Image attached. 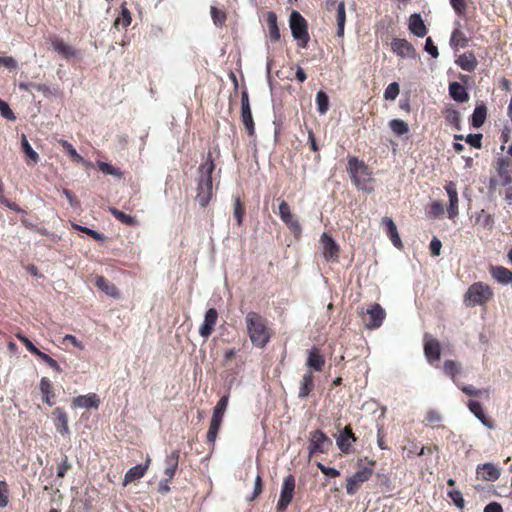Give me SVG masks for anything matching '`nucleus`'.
<instances>
[{
    "mask_svg": "<svg viewBox=\"0 0 512 512\" xmlns=\"http://www.w3.org/2000/svg\"><path fill=\"white\" fill-rule=\"evenodd\" d=\"M215 165L209 153L208 159L199 166V179L197 183L196 201L200 206L205 207L208 205L212 198V173Z\"/></svg>",
    "mask_w": 512,
    "mask_h": 512,
    "instance_id": "f257e3e1",
    "label": "nucleus"
},
{
    "mask_svg": "<svg viewBox=\"0 0 512 512\" xmlns=\"http://www.w3.org/2000/svg\"><path fill=\"white\" fill-rule=\"evenodd\" d=\"M245 322L253 345L260 348L264 347L270 339L265 319L258 313L249 312L245 317Z\"/></svg>",
    "mask_w": 512,
    "mask_h": 512,
    "instance_id": "f03ea898",
    "label": "nucleus"
},
{
    "mask_svg": "<svg viewBox=\"0 0 512 512\" xmlns=\"http://www.w3.org/2000/svg\"><path fill=\"white\" fill-rule=\"evenodd\" d=\"M347 171L354 185L363 191L372 192V178L368 166L356 157L348 159Z\"/></svg>",
    "mask_w": 512,
    "mask_h": 512,
    "instance_id": "7ed1b4c3",
    "label": "nucleus"
},
{
    "mask_svg": "<svg viewBox=\"0 0 512 512\" xmlns=\"http://www.w3.org/2000/svg\"><path fill=\"white\" fill-rule=\"evenodd\" d=\"M493 296L490 287L482 282L472 284L464 296V303L467 307H475L487 303Z\"/></svg>",
    "mask_w": 512,
    "mask_h": 512,
    "instance_id": "20e7f679",
    "label": "nucleus"
},
{
    "mask_svg": "<svg viewBox=\"0 0 512 512\" xmlns=\"http://www.w3.org/2000/svg\"><path fill=\"white\" fill-rule=\"evenodd\" d=\"M228 402L229 397L227 395H224L220 398V400L217 402L213 409L210 426L207 432V441L209 443H214L217 438L223 420V416L228 406Z\"/></svg>",
    "mask_w": 512,
    "mask_h": 512,
    "instance_id": "39448f33",
    "label": "nucleus"
},
{
    "mask_svg": "<svg viewBox=\"0 0 512 512\" xmlns=\"http://www.w3.org/2000/svg\"><path fill=\"white\" fill-rule=\"evenodd\" d=\"M289 22L292 36L301 47L305 48L309 41L306 20L298 11H292Z\"/></svg>",
    "mask_w": 512,
    "mask_h": 512,
    "instance_id": "423d86ee",
    "label": "nucleus"
},
{
    "mask_svg": "<svg viewBox=\"0 0 512 512\" xmlns=\"http://www.w3.org/2000/svg\"><path fill=\"white\" fill-rule=\"evenodd\" d=\"M308 441V451L310 456L316 453H327L333 446L332 440L318 429L309 433Z\"/></svg>",
    "mask_w": 512,
    "mask_h": 512,
    "instance_id": "0eeeda50",
    "label": "nucleus"
},
{
    "mask_svg": "<svg viewBox=\"0 0 512 512\" xmlns=\"http://www.w3.org/2000/svg\"><path fill=\"white\" fill-rule=\"evenodd\" d=\"M295 490V477L292 474L287 475L282 483L281 493L276 505L277 512H285L293 500Z\"/></svg>",
    "mask_w": 512,
    "mask_h": 512,
    "instance_id": "6e6552de",
    "label": "nucleus"
},
{
    "mask_svg": "<svg viewBox=\"0 0 512 512\" xmlns=\"http://www.w3.org/2000/svg\"><path fill=\"white\" fill-rule=\"evenodd\" d=\"M373 474L371 468L364 467L357 471L346 482V492L348 495H354L359 489L360 485L370 479Z\"/></svg>",
    "mask_w": 512,
    "mask_h": 512,
    "instance_id": "1a4fd4ad",
    "label": "nucleus"
},
{
    "mask_svg": "<svg viewBox=\"0 0 512 512\" xmlns=\"http://www.w3.org/2000/svg\"><path fill=\"white\" fill-rule=\"evenodd\" d=\"M241 118L249 136H253L255 133V126L249 103V96L246 90L241 93Z\"/></svg>",
    "mask_w": 512,
    "mask_h": 512,
    "instance_id": "9d476101",
    "label": "nucleus"
},
{
    "mask_svg": "<svg viewBox=\"0 0 512 512\" xmlns=\"http://www.w3.org/2000/svg\"><path fill=\"white\" fill-rule=\"evenodd\" d=\"M424 354L430 364L438 362L441 358V346L439 341L428 333L424 335Z\"/></svg>",
    "mask_w": 512,
    "mask_h": 512,
    "instance_id": "9b49d317",
    "label": "nucleus"
},
{
    "mask_svg": "<svg viewBox=\"0 0 512 512\" xmlns=\"http://www.w3.org/2000/svg\"><path fill=\"white\" fill-rule=\"evenodd\" d=\"M367 315L368 319L364 320L365 326L368 329H377L382 325L386 317V312L380 304L374 303L367 309Z\"/></svg>",
    "mask_w": 512,
    "mask_h": 512,
    "instance_id": "f8f14e48",
    "label": "nucleus"
},
{
    "mask_svg": "<svg viewBox=\"0 0 512 512\" xmlns=\"http://www.w3.org/2000/svg\"><path fill=\"white\" fill-rule=\"evenodd\" d=\"M476 474L478 479L494 482L499 479L501 470L498 465L487 462L477 466Z\"/></svg>",
    "mask_w": 512,
    "mask_h": 512,
    "instance_id": "ddd939ff",
    "label": "nucleus"
},
{
    "mask_svg": "<svg viewBox=\"0 0 512 512\" xmlns=\"http://www.w3.org/2000/svg\"><path fill=\"white\" fill-rule=\"evenodd\" d=\"M218 320V312L214 308H209L204 316V321L199 327V334L203 338H208L216 326Z\"/></svg>",
    "mask_w": 512,
    "mask_h": 512,
    "instance_id": "4468645a",
    "label": "nucleus"
},
{
    "mask_svg": "<svg viewBox=\"0 0 512 512\" xmlns=\"http://www.w3.org/2000/svg\"><path fill=\"white\" fill-rule=\"evenodd\" d=\"M392 51L402 58H414L416 50L406 39L394 38L391 42Z\"/></svg>",
    "mask_w": 512,
    "mask_h": 512,
    "instance_id": "2eb2a0df",
    "label": "nucleus"
},
{
    "mask_svg": "<svg viewBox=\"0 0 512 512\" xmlns=\"http://www.w3.org/2000/svg\"><path fill=\"white\" fill-rule=\"evenodd\" d=\"M279 216L294 233L301 232L300 223L293 217L288 203L284 200L279 204Z\"/></svg>",
    "mask_w": 512,
    "mask_h": 512,
    "instance_id": "dca6fc26",
    "label": "nucleus"
},
{
    "mask_svg": "<svg viewBox=\"0 0 512 512\" xmlns=\"http://www.w3.org/2000/svg\"><path fill=\"white\" fill-rule=\"evenodd\" d=\"M445 190L449 197V206L447 209L448 217L453 219L458 215V193L456 184L453 181H449L445 185Z\"/></svg>",
    "mask_w": 512,
    "mask_h": 512,
    "instance_id": "f3484780",
    "label": "nucleus"
},
{
    "mask_svg": "<svg viewBox=\"0 0 512 512\" xmlns=\"http://www.w3.org/2000/svg\"><path fill=\"white\" fill-rule=\"evenodd\" d=\"M323 245V255L326 260H335L338 258L339 245L326 232L321 235Z\"/></svg>",
    "mask_w": 512,
    "mask_h": 512,
    "instance_id": "a211bd4d",
    "label": "nucleus"
},
{
    "mask_svg": "<svg viewBox=\"0 0 512 512\" xmlns=\"http://www.w3.org/2000/svg\"><path fill=\"white\" fill-rule=\"evenodd\" d=\"M72 405L77 408L98 409L100 398L95 393L80 395L73 399Z\"/></svg>",
    "mask_w": 512,
    "mask_h": 512,
    "instance_id": "6ab92c4d",
    "label": "nucleus"
},
{
    "mask_svg": "<svg viewBox=\"0 0 512 512\" xmlns=\"http://www.w3.org/2000/svg\"><path fill=\"white\" fill-rule=\"evenodd\" d=\"M381 224L385 228L386 235L389 237L393 245L396 248L401 249L403 244L393 219L390 217H384L381 220Z\"/></svg>",
    "mask_w": 512,
    "mask_h": 512,
    "instance_id": "aec40b11",
    "label": "nucleus"
},
{
    "mask_svg": "<svg viewBox=\"0 0 512 512\" xmlns=\"http://www.w3.org/2000/svg\"><path fill=\"white\" fill-rule=\"evenodd\" d=\"M356 440L352 429L346 426L336 438V445L343 453H349L352 442Z\"/></svg>",
    "mask_w": 512,
    "mask_h": 512,
    "instance_id": "412c9836",
    "label": "nucleus"
},
{
    "mask_svg": "<svg viewBox=\"0 0 512 512\" xmlns=\"http://www.w3.org/2000/svg\"><path fill=\"white\" fill-rule=\"evenodd\" d=\"M408 28L412 34L420 38L427 34V28L421 15L418 13H414L409 17Z\"/></svg>",
    "mask_w": 512,
    "mask_h": 512,
    "instance_id": "4be33fe9",
    "label": "nucleus"
},
{
    "mask_svg": "<svg viewBox=\"0 0 512 512\" xmlns=\"http://www.w3.org/2000/svg\"><path fill=\"white\" fill-rule=\"evenodd\" d=\"M455 63L464 71L472 72L476 69L478 61L473 52L467 51L458 56Z\"/></svg>",
    "mask_w": 512,
    "mask_h": 512,
    "instance_id": "5701e85b",
    "label": "nucleus"
},
{
    "mask_svg": "<svg viewBox=\"0 0 512 512\" xmlns=\"http://www.w3.org/2000/svg\"><path fill=\"white\" fill-rule=\"evenodd\" d=\"M468 408L470 412L488 429H494V423L489 420L482 408V405L478 401L470 400L468 402Z\"/></svg>",
    "mask_w": 512,
    "mask_h": 512,
    "instance_id": "b1692460",
    "label": "nucleus"
},
{
    "mask_svg": "<svg viewBox=\"0 0 512 512\" xmlns=\"http://www.w3.org/2000/svg\"><path fill=\"white\" fill-rule=\"evenodd\" d=\"M55 419V427L61 435H68L70 433L68 426V418L65 410L61 407H57L53 411Z\"/></svg>",
    "mask_w": 512,
    "mask_h": 512,
    "instance_id": "393cba45",
    "label": "nucleus"
},
{
    "mask_svg": "<svg viewBox=\"0 0 512 512\" xmlns=\"http://www.w3.org/2000/svg\"><path fill=\"white\" fill-rule=\"evenodd\" d=\"M490 274L502 285L512 284V271L503 266H492Z\"/></svg>",
    "mask_w": 512,
    "mask_h": 512,
    "instance_id": "a878e982",
    "label": "nucleus"
},
{
    "mask_svg": "<svg viewBox=\"0 0 512 512\" xmlns=\"http://www.w3.org/2000/svg\"><path fill=\"white\" fill-rule=\"evenodd\" d=\"M42 400L48 405L53 406L55 404V394L52 389V383L47 377H42L39 385Z\"/></svg>",
    "mask_w": 512,
    "mask_h": 512,
    "instance_id": "bb28decb",
    "label": "nucleus"
},
{
    "mask_svg": "<svg viewBox=\"0 0 512 512\" xmlns=\"http://www.w3.org/2000/svg\"><path fill=\"white\" fill-rule=\"evenodd\" d=\"M324 364H325V360H324L323 356L319 353L318 349L312 348L311 350H309L308 358L306 361V365L309 368H311L317 372H320V371H322Z\"/></svg>",
    "mask_w": 512,
    "mask_h": 512,
    "instance_id": "cd10ccee",
    "label": "nucleus"
},
{
    "mask_svg": "<svg viewBox=\"0 0 512 512\" xmlns=\"http://www.w3.org/2000/svg\"><path fill=\"white\" fill-rule=\"evenodd\" d=\"M52 48L59 53L62 57L69 59L71 57L76 56L77 51L73 49L71 46L64 43L63 40L59 38H54L51 40Z\"/></svg>",
    "mask_w": 512,
    "mask_h": 512,
    "instance_id": "c85d7f7f",
    "label": "nucleus"
},
{
    "mask_svg": "<svg viewBox=\"0 0 512 512\" xmlns=\"http://www.w3.org/2000/svg\"><path fill=\"white\" fill-rule=\"evenodd\" d=\"M449 95L457 102H466L469 99V95L465 87L459 82H452L449 84Z\"/></svg>",
    "mask_w": 512,
    "mask_h": 512,
    "instance_id": "c756f323",
    "label": "nucleus"
},
{
    "mask_svg": "<svg viewBox=\"0 0 512 512\" xmlns=\"http://www.w3.org/2000/svg\"><path fill=\"white\" fill-rule=\"evenodd\" d=\"M166 466L164 469V474L168 477V480H172L175 472L178 468L179 463V451L174 450L169 456L166 458Z\"/></svg>",
    "mask_w": 512,
    "mask_h": 512,
    "instance_id": "7c9ffc66",
    "label": "nucleus"
},
{
    "mask_svg": "<svg viewBox=\"0 0 512 512\" xmlns=\"http://www.w3.org/2000/svg\"><path fill=\"white\" fill-rule=\"evenodd\" d=\"M475 224L479 225L481 228L485 230H492L494 227V219L493 216L486 212L484 209L476 212L474 214Z\"/></svg>",
    "mask_w": 512,
    "mask_h": 512,
    "instance_id": "2f4dec72",
    "label": "nucleus"
},
{
    "mask_svg": "<svg viewBox=\"0 0 512 512\" xmlns=\"http://www.w3.org/2000/svg\"><path fill=\"white\" fill-rule=\"evenodd\" d=\"M148 469V465L145 464V465H135L133 467H131L125 474V477H124V485H127L128 483L130 482H133L137 479H140L142 478L146 471Z\"/></svg>",
    "mask_w": 512,
    "mask_h": 512,
    "instance_id": "473e14b6",
    "label": "nucleus"
},
{
    "mask_svg": "<svg viewBox=\"0 0 512 512\" xmlns=\"http://www.w3.org/2000/svg\"><path fill=\"white\" fill-rule=\"evenodd\" d=\"M267 25L269 30V36L271 41L277 42L280 40V32L277 24V16L274 12L270 11L267 13Z\"/></svg>",
    "mask_w": 512,
    "mask_h": 512,
    "instance_id": "72a5a7b5",
    "label": "nucleus"
},
{
    "mask_svg": "<svg viewBox=\"0 0 512 512\" xmlns=\"http://www.w3.org/2000/svg\"><path fill=\"white\" fill-rule=\"evenodd\" d=\"M487 115V108L484 104L477 105L473 111L472 117H471V125L474 128L481 127L486 119Z\"/></svg>",
    "mask_w": 512,
    "mask_h": 512,
    "instance_id": "f704fd0d",
    "label": "nucleus"
},
{
    "mask_svg": "<svg viewBox=\"0 0 512 512\" xmlns=\"http://www.w3.org/2000/svg\"><path fill=\"white\" fill-rule=\"evenodd\" d=\"M314 386V377L310 371L306 372L301 381L300 389H299V397L305 398L312 391Z\"/></svg>",
    "mask_w": 512,
    "mask_h": 512,
    "instance_id": "c9c22d12",
    "label": "nucleus"
},
{
    "mask_svg": "<svg viewBox=\"0 0 512 512\" xmlns=\"http://www.w3.org/2000/svg\"><path fill=\"white\" fill-rule=\"evenodd\" d=\"M96 286L101 291H103L105 294H107L109 296H112V297H118L119 296V291L116 288V286L113 283H111L108 280H106L102 276L97 277V279H96Z\"/></svg>",
    "mask_w": 512,
    "mask_h": 512,
    "instance_id": "e433bc0d",
    "label": "nucleus"
},
{
    "mask_svg": "<svg viewBox=\"0 0 512 512\" xmlns=\"http://www.w3.org/2000/svg\"><path fill=\"white\" fill-rule=\"evenodd\" d=\"M21 91L32 92V90H36L41 92L45 97H48L51 94L50 88L45 84H37L32 82H20L18 85Z\"/></svg>",
    "mask_w": 512,
    "mask_h": 512,
    "instance_id": "4c0bfd02",
    "label": "nucleus"
},
{
    "mask_svg": "<svg viewBox=\"0 0 512 512\" xmlns=\"http://www.w3.org/2000/svg\"><path fill=\"white\" fill-rule=\"evenodd\" d=\"M456 25L458 27L455 28L451 34L450 45L455 48H458V47L464 48L467 45L468 40L465 37L464 33L459 28L460 23L456 22Z\"/></svg>",
    "mask_w": 512,
    "mask_h": 512,
    "instance_id": "58836bf2",
    "label": "nucleus"
},
{
    "mask_svg": "<svg viewBox=\"0 0 512 512\" xmlns=\"http://www.w3.org/2000/svg\"><path fill=\"white\" fill-rule=\"evenodd\" d=\"M21 148L25 156L29 158L33 163H37L39 161L38 153L32 148L26 135L24 134L21 136Z\"/></svg>",
    "mask_w": 512,
    "mask_h": 512,
    "instance_id": "ea45409f",
    "label": "nucleus"
},
{
    "mask_svg": "<svg viewBox=\"0 0 512 512\" xmlns=\"http://www.w3.org/2000/svg\"><path fill=\"white\" fill-rule=\"evenodd\" d=\"M317 111L320 115H325L329 109V98L324 91H318L316 94Z\"/></svg>",
    "mask_w": 512,
    "mask_h": 512,
    "instance_id": "a19ab883",
    "label": "nucleus"
},
{
    "mask_svg": "<svg viewBox=\"0 0 512 512\" xmlns=\"http://www.w3.org/2000/svg\"><path fill=\"white\" fill-rule=\"evenodd\" d=\"M345 20V4L344 2H340L337 8V35L339 37L344 35Z\"/></svg>",
    "mask_w": 512,
    "mask_h": 512,
    "instance_id": "79ce46f5",
    "label": "nucleus"
},
{
    "mask_svg": "<svg viewBox=\"0 0 512 512\" xmlns=\"http://www.w3.org/2000/svg\"><path fill=\"white\" fill-rule=\"evenodd\" d=\"M390 129L398 136H402L409 131L408 124L400 119H393L389 122Z\"/></svg>",
    "mask_w": 512,
    "mask_h": 512,
    "instance_id": "37998d69",
    "label": "nucleus"
},
{
    "mask_svg": "<svg viewBox=\"0 0 512 512\" xmlns=\"http://www.w3.org/2000/svg\"><path fill=\"white\" fill-rule=\"evenodd\" d=\"M97 165L99 170L104 174L111 175L117 178H122L123 176L122 172L118 168L114 167L113 165L107 162L99 161Z\"/></svg>",
    "mask_w": 512,
    "mask_h": 512,
    "instance_id": "c03bdc74",
    "label": "nucleus"
},
{
    "mask_svg": "<svg viewBox=\"0 0 512 512\" xmlns=\"http://www.w3.org/2000/svg\"><path fill=\"white\" fill-rule=\"evenodd\" d=\"M445 119L448 123L455 126V128H460V113L455 108H446Z\"/></svg>",
    "mask_w": 512,
    "mask_h": 512,
    "instance_id": "a18cd8bd",
    "label": "nucleus"
},
{
    "mask_svg": "<svg viewBox=\"0 0 512 512\" xmlns=\"http://www.w3.org/2000/svg\"><path fill=\"white\" fill-rule=\"evenodd\" d=\"M460 364L453 360H446L443 364L444 373L454 381L455 375L460 371Z\"/></svg>",
    "mask_w": 512,
    "mask_h": 512,
    "instance_id": "49530a36",
    "label": "nucleus"
},
{
    "mask_svg": "<svg viewBox=\"0 0 512 512\" xmlns=\"http://www.w3.org/2000/svg\"><path fill=\"white\" fill-rule=\"evenodd\" d=\"M110 212L112 215L115 216L116 219H118L120 222L126 224V225H134L136 223V220L131 215L125 214L124 212L116 209V208H110Z\"/></svg>",
    "mask_w": 512,
    "mask_h": 512,
    "instance_id": "de8ad7c7",
    "label": "nucleus"
},
{
    "mask_svg": "<svg viewBox=\"0 0 512 512\" xmlns=\"http://www.w3.org/2000/svg\"><path fill=\"white\" fill-rule=\"evenodd\" d=\"M59 143L65 149L70 157H72L77 162H84V159L81 155L78 154L76 149L66 140H60Z\"/></svg>",
    "mask_w": 512,
    "mask_h": 512,
    "instance_id": "09e8293b",
    "label": "nucleus"
},
{
    "mask_svg": "<svg viewBox=\"0 0 512 512\" xmlns=\"http://www.w3.org/2000/svg\"><path fill=\"white\" fill-rule=\"evenodd\" d=\"M399 85L397 82L390 83L385 91H384V98L386 100H395L397 96L399 95Z\"/></svg>",
    "mask_w": 512,
    "mask_h": 512,
    "instance_id": "8fccbe9b",
    "label": "nucleus"
},
{
    "mask_svg": "<svg viewBox=\"0 0 512 512\" xmlns=\"http://www.w3.org/2000/svg\"><path fill=\"white\" fill-rule=\"evenodd\" d=\"M448 496L450 497V499L453 501L454 505L457 508H460V509L464 508L465 501H464L461 491L456 490V489L449 490Z\"/></svg>",
    "mask_w": 512,
    "mask_h": 512,
    "instance_id": "3c124183",
    "label": "nucleus"
},
{
    "mask_svg": "<svg viewBox=\"0 0 512 512\" xmlns=\"http://www.w3.org/2000/svg\"><path fill=\"white\" fill-rule=\"evenodd\" d=\"M210 12H211V17H212L213 23L218 27H222V25L224 24L225 19H226L225 12L218 10L214 6L211 7Z\"/></svg>",
    "mask_w": 512,
    "mask_h": 512,
    "instance_id": "603ef678",
    "label": "nucleus"
},
{
    "mask_svg": "<svg viewBox=\"0 0 512 512\" xmlns=\"http://www.w3.org/2000/svg\"><path fill=\"white\" fill-rule=\"evenodd\" d=\"M9 502V489L5 481H0V508H4Z\"/></svg>",
    "mask_w": 512,
    "mask_h": 512,
    "instance_id": "864d4df0",
    "label": "nucleus"
},
{
    "mask_svg": "<svg viewBox=\"0 0 512 512\" xmlns=\"http://www.w3.org/2000/svg\"><path fill=\"white\" fill-rule=\"evenodd\" d=\"M39 358H41L50 368H52L56 372H61V368L56 360L51 358L48 354L39 350V354H36Z\"/></svg>",
    "mask_w": 512,
    "mask_h": 512,
    "instance_id": "5fc2aeb1",
    "label": "nucleus"
},
{
    "mask_svg": "<svg viewBox=\"0 0 512 512\" xmlns=\"http://www.w3.org/2000/svg\"><path fill=\"white\" fill-rule=\"evenodd\" d=\"M233 215H234V218L237 221V224L241 225L242 219H243V215H244V209L242 207V204H241L239 198L235 199Z\"/></svg>",
    "mask_w": 512,
    "mask_h": 512,
    "instance_id": "6e6d98bb",
    "label": "nucleus"
},
{
    "mask_svg": "<svg viewBox=\"0 0 512 512\" xmlns=\"http://www.w3.org/2000/svg\"><path fill=\"white\" fill-rule=\"evenodd\" d=\"M482 134H469L466 136L465 141L470 144L472 147L476 149H480L482 147Z\"/></svg>",
    "mask_w": 512,
    "mask_h": 512,
    "instance_id": "4d7b16f0",
    "label": "nucleus"
},
{
    "mask_svg": "<svg viewBox=\"0 0 512 512\" xmlns=\"http://www.w3.org/2000/svg\"><path fill=\"white\" fill-rule=\"evenodd\" d=\"M132 18L129 10L126 7H122L121 17L118 18L115 24H121L123 27H127L131 24Z\"/></svg>",
    "mask_w": 512,
    "mask_h": 512,
    "instance_id": "13d9d810",
    "label": "nucleus"
},
{
    "mask_svg": "<svg viewBox=\"0 0 512 512\" xmlns=\"http://www.w3.org/2000/svg\"><path fill=\"white\" fill-rule=\"evenodd\" d=\"M317 467L327 477L335 478V477H338L340 475V472L336 468L325 466L321 462L317 463Z\"/></svg>",
    "mask_w": 512,
    "mask_h": 512,
    "instance_id": "bf43d9fd",
    "label": "nucleus"
},
{
    "mask_svg": "<svg viewBox=\"0 0 512 512\" xmlns=\"http://www.w3.org/2000/svg\"><path fill=\"white\" fill-rule=\"evenodd\" d=\"M0 112H1V115L8 120L13 121L16 119V117H15L13 111L10 109L9 105L6 102L2 101L1 99H0Z\"/></svg>",
    "mask_w": 512,
    "mask_h": 512,
    "instance_id": "052dcab7",
    "label": "nucleus"
},
{
    "mask_svg": "<svg viewBox=\"0 0 512 512\" xmlns=\"http://www.w3.org/2000/svg\"><path fill=\"white\" fill-rule=\"evenodd\" d=\"M17 338L25 345L30 353L34 355L39 354V349L26 336L17 334Z\"/></svg>",
    "mask_w": 512,
    "mask_h": 512,
    "instance_id": "680f3d73",
    "label": "nucleus"
},
{
    "mask_svg": "<svg viewBox=\"0 0 512 512\" xmlns=\"http://www.w3.org/2000/svg\"><path fill=\"white\" fill-rule=\"evenodd\" d=\"M424 50L433 58H437L439 56L438 48L434 45L430 37H428L425 41Z\"/></svg>",
    "mask_w": 512,
    "mask_h": 512,
    "instance_id": "e2e57ef3",
    "label": "nucleus"
},
{
    "mask_svg": "<svg viewBox=\"0 0 512 512\" xmlns=\"http://www.w3.org/2000/svg\"><path fill=\"white\" fill-rule=\"evenodd\" d=\"M452 8L458 15H462L466 11V0H449Z\"/></svg>",
    "mask_w": 512,
    "mask_h": 512,
    "instance_id": "0e129e2a",
    "label": "nucleus"
},
{
    "mask_svg": "<svg viewBox=\"0 0 512 512\" xmlns=\"http://www.w3.org/2000/svg\"><path fill=\"white\" fill-rule=\"evenodd\" d=\"M71 464L68 462L67 456L57 466V476L63 478L70 469Z\"/></svg>",
    "mask_w": 512,
    "mask_h": 512,
    "instance_id": "69168bd1",
    "label": "nucleus"
},
{
    "mask_svg": "<svg viewBox=\"0 0 512 512\" xmlns=\"http://www.w3.org/2000/svg\"><path fill=\"white\" fill-rule=\"evenodd\" d=\"M0 66H4L7 69L13 70V69L17 68L18 64H17V61L11 56H7V57L0 56Z\"/></svg>",
    "mask_w": 512,
    "mask_h": 512,
    "instance_id": "338daca9",
    "label": "nucleus"
},
{
    "mask_svg": "<svg viewBox=\"0 0 512 512\" xmlns=\"http://www.w3.org/2000/svg\"><path fill=\"white\" fill-rule=\"evenodd\" d=\"M443 212H444V208L440 202L435 201L432 203L430 212H429L432 217H439L440 215L443 214Z\"/></svg>",
    "mask_w": 512,
    "mask_h": 512,
    "instance_id": "774afa93",
    "label": "nucleus"
}]
</instances>
